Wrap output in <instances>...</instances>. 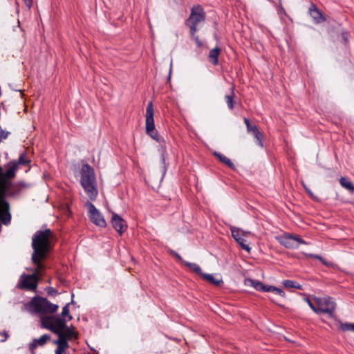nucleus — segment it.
<instances>
[{
	"instance_id": "obj_1",
	"label": "nucleus",
	"mask_w": 354,
	"mask_h": 354,
	"mask_svg": "<svg viewBox=\"0 0 354 354\" xmlns=\"http://www.w3.org/2000/svg\"><path fill=\"white\" fill-rule=\"evenodd\" d=\"M51 238L52 232L48 229L36 232L32 237L33 253L32 254V261L36 266V268L32 270V274H35V277L41 275V272L45 269L41 261L46 259L50 250Z\"/></svg>"
},
{
	"instance_id": "obj_2",
	"label": "nucleus",
	"mask_w": 354,
	"mask_h": 354,
	"mask_svg": "<svg viewBox=\"0 0 354 354\" xmlns=\"http://www.w3.org/2000/svg\"><path fill=\"white\" fill-rule=\"evenodd\" d=\"M80 184L90 200L95 201L98 194L97 181L94 169L88 164L82 166Z\"/></svg>"
},
{
	"instance_id": "obj_3",
	"label": "nucleus",
	"mask_w": 354,
	"mask_h": 354,
	"mask_svg": "<svg viewBox=\"0 0 354 354\" xmlns=\"http://www.w3.org/2000/svg\"><path fill=\"white\" fill-rule=\"evenodd\" d=\"M205 19V13L203 8L199 6H194L191 9V13L186 21V24L190 29L192 36H194L197 32V25L203 22Z\"/></svg>"
},
{
	"instance_id": "obj_4",
	"label": "nucleus",
	"mask_w": 354,
	"mask_h": 354,
	"mask_svg": "<svg viewBox=\"0 0 354 354\" xmlns=\"http://www.w3.org/2000/svg\"><path fill=\"white\" fill-rule=\"evenodd\" d=\"M145 125L147 133L157 142L164 141L156 130L153 119V107L152 102H149L146 109Z\"/></svg>"
},
{
	"instance_id": "obj_5",
	"label": "nucleus",
	"mask_w": 354,
	"mask_h": 354,
	"mask_svg": "<svg viewBox=\"0 0 354 354\" xmlns=\"http://www.w3.org/2000/svg\"><path fill=\"white\" fill-rule=\"evenodd\" d=\"M31 305L35 311L39 313H53L59 308L58 305L52 304L44 297L34 298L31 301Z\"/></svg>"
},
{
	"instance_id": "obj_6",
	"label": "nucleus",
	"mask_w": 354,
	"mask_h": 354,
	"mask_svg": "<svg viewBox=\"0 0 354 354\" xmlns=\"http://www.w3.org/2000/svg\"><path fill=\"white\" fill-rule=\"evenodd\" d=\"M315 302L317 304L316 313H326L328 314L330 317H332L336 304L333 299L330 297H325V298H315Z\"/></svg>"
},
{
	"instance_id": "obj_7",
	"label": "nucleus",
	"mask_w": 354,
	"mask_h": 354,
	"mask_svg": "<svg viewBox=\"0 0 354 354\" xmlns=\"http://www.w3.org/2000/svg\"><path fill=\"white\" fill-rule=\"evenodd\" d=\"M38 280L39 277H35V274H22L19 277L17 287L21 290L35 291Z\"/></svg>"
},
{
	"instance_id": "obj_8",
	"label": "nucleus",
	"mask_w": 354,
	"mask_h": 354,
	"mask_svg": "<svg viewBox=\"0 0 354 354\" xmlns=\"http://www.w3.org/2000/svg\"><path fill=\"white\" fill-rule=\"evenodd\" d=\"M276 239L281 245L288 248H298L299 244H307L306 242L300 237L288 233H285L277 236Z\"/></svg>"
},
{
	"instance_id": "obj_9",
	"label": "nucleus",
	"mask_w": 354,
	"mask_h": 354,
	"mask_svg": "<svg viewBox=\"0 0 354 354\" xmlns=\"http://www.w3.org/2000/svg\"><path fill=\"white\" fill-rule=\"evenodd\" d=\"M86 207H87L88 216L90 220L97 226L104 227L106 225V223L101 214V213L96 209L94 205L87 201L86 203Z\"/></svg>"
},
{
	"instance_id": "obj_10",
	"label": "nucleus",
	"mask_w": 354,
	"mask_h": 354,
	"mask_svg": "<svg viewBox=\"0 0 354 354\" xmlns=\"http://www.w3.org/2000/svg\"><path fill=\"white\" fill-rule=\"evenodd\" d=\"M231 232L232 237L235 239V241L241 245L242 249L246 250L250 252V248L248 245L245 244V237L249 234V232H244L242 230L232 227H231Z\"/></svg>"
},
{
	"instance_id": "obj_11",
	"label": "nucleus",
	"mask_w": 354,
	"mask_h": 354,
	"mask_svg": "<svg viewBox=\"0 0 354 354\" xmlns=\"http://www.w3.org/2000/svg\"><path fill=\"white\" fill-rule=\"evenodd\" d=\"M11 215L9 212V204L4 198H0V220L7 224L10 222Z\"/></svg>"
},
{
	"instance_id": "obj_12",
	"label": "nucleus",
	"mask_w": 354,
	"mask_h": 354,
	"mask_svg": "<svg viewBox=\"0 0 354 354\" xmlns=\"http://www.w3.org/2000/svg\"><path fill=\"white\" fill-rule=\"evenodd\" d=\"M111 224L113 227L120 234L127 229V225L125 221L116 214H113L112 216Z\"/></svg>"
},
{
	"instance_id": "obj_13",
	"label": "nucleus",
	"mask_w": 354,
	"mask_h": 354,
	"mask_svg": "<svg viewBox=\"0 0 354 354\" xmlns=\"http://www.w3.org/2000/svg\"><path fill=\"white\" fill-rule=\"evenodd\" d=\"M50 339V336L47 335V334H44L43 335H41L39 338L38 339H34L30 344H29V350L31 353V354H35V349L38 347V346H44L45 344H46V342L48 341H49Z\"/></svg>"
},
{
	"instance_id": "obj_14",
	"label": "nucleus",
	"mask_w": 354,
	"mask_h": 354,
	"mask_svg": "<svg viewBox=\"0 0 354 354\" xmlns=\"http://www.w3.org/2000/svg\"><path fill=\"white\" fill-rule=\"evenodd\" d=\"M308 12L315 24H320L326 20L323 13L313 3L310 5L308 9Z\"/></svg>"
},
{
	"instance_id": "obj_15",
	"label": "nucleus",
	"mask_w": 354,
	"mask_h": 354,
	"mask_svg": "<svg viewBox=\"0 0 354 354\" xmlns=\"http://www.w3.org/2000/svg\"><path fill=\"white\" fill-rule=\"evenodd\" d=\"M53 328L52 331L56 334L60 333L62 329H64L66 324V320L65 318H62L59 317H53Z\"/></svg>"
},
{
	"instance_id": "obj_16",
	"label": "nucleus",
	"mask_w": 354,
	"mask_h": 354,
	"mask_svg": "<svg viewBox=\"0 0 354 354\" xmlns=\"http://www.w3.org/2000/svg\"><path fill=\"white\" fill-rule=\"evenodd\" d=\"M54 344L57 346L55 353L62 354L64 351L68 348V344L64 339H58L54 341Z\"/></svg>"
},
{
	"instance_id": "obj_17",
	"label": "nucleus",
	"mask_w": 354,
	"mask_h": 354,
	"mask_svg": "<svg viewBox=\"0 0 354 354\" xmlns=\"http://www.w3.org/2000/svg\"><path fill=\"white\" fill-rule=\"evenodd\" d=\"M221 53V49L218 47H216L212 49L209 53V59L214 66L218 64V56Z\"/></svg>"
},
{
	"instance_id": "obj_18",
	"label": "nucleus",
	"mask_w": 354,
	"mask_h": 354,
	"mask_svg": "<svg viewBox=\"0 0 354 354\" xmlns=\"http://www.w3.org/2000/svg\"><path fill=\"white\" fill-rule=\"evenodd\" d=\"M57 335L58 339H64L67 342L68 339L73 337L74 332L73 329L68 327H65L64 329H62V330H61Z\"/></svg>"
},
{
	"instance_id": "obj_19",
	"label": "nucleus",
	"mask_w": 354,
	"mask_h": 354,
	"mask_svg": "<svg viewBox=\"0 0 354 354\" xmlns=\"http://www.w3.org/2000/svg\"><path fill=\"white\" fill-rule=\"evenodd\" d=\"M214 155L217 157L218 158V160L223 162V164L226 165L227 167H229L230 168L232 169H235V166L234 165V163L231 161L230 159H229L227 157H226L225 155L219 153V152H216L215 151L214 153Z\"/></svg>"
},
{
	"instance_id": "obj_20",
	"label": "nucleus",
	"mask_w": 354,
	"mask_h": 354,
	"mask_svg": "<svg viewBox=\"0 0 354 354\" xmlns=\"http://www.w3.org/2000/svg\"><path fill=\"white\" fill-rule=\"evenodd\" d=\"M339 183L342 187L348 190L351 193H354V185L347 178L341 177L339 179Z\"/></svg>"
},
{
	"instance_id": "obj_21",
	"label": "nucleus",
	"mask_w": 354,
	"mask_h": 354,
	"mask_svg": "<svg viewBox=\"0 0 354 354\" xmlns=\"http://www.w3.org/2000/svg\"><path fill=\"white\" fill-rule=\"evenodd\" d=\"M202 277L204 279L217 286H219L223 283L221 279H216L212 274H210L203 273L202 274Z\"/></svg>"
},
{
	"instance_id": "obj_22",
	"label": "nucleus",
	"mask_w": 354,
	"mask_h": 354,
	"mask_svg": "<svg viewBox=\"0 0 354 354\" xmlns=\"http://www.w3.org/2000/svg\"><path fill=\"white\" fill-rule=\"evenodd\" d=\"M53 317H42L41 318V324L44 328L50 330L53 328Z\"/></svg>"
},
{
	"instance_id": "obj_23",
	"label": "nucleus",
	"mask_w": 354,
	"mask_h": 354,
	"mask_svg": "<svg viewBox=\"0 0 354 354\" xmlns=\"http://www.w3.org/2000/svg\"><path fill=\"white\" fill-rule=\"evenodd\" d=\"M183 263L186 266H187L192 271H193L201 276H202V274H203L202 272L201 268H200V266L194 263H189L187 261H183Z\"/></svg>"
},
{
	"instance_id": "obj_24",
	"label": "nucleus",
	"mask_w": 354,
	"mask_h": 354,
	"mask_svg": "<svg viewBox=\"0 0 354 354\" xmlns=\"http://www.w3.org/2000/svg\"><path fill=\"white\" fill-rule=\"evenodd\" d=\"M250 282L257 290L261 292H268V286H265L263 283L260 281H255L253 280H250Z\"/></svg>"
},
{
	"instance_id": "obj_25",
	"label": "nucleus",
	"mask_w": 354,
	"mask_h": 354,
	"mask_svg": "<svg viewBox=\"0 0 354 354\" xmlns=\"http://www.w3.org/2000/svg\"><path fill=\"white\" fill-rule=\"evenodd\" d=\"M283 285L286 288H294L299 289V290L301 289V286L299 283H297L295 281H292V280H285V281H283Z\"/></svg>"
},
{
	"instance_id": "obj_26",
	"label": "nucleus",
	"mask_w": 354,
	"mask_h": 354,
	"mask_svg": "<svg viewBox=\"0 0 354 354\" xmlns=\"http://www.w3.org/2000/svg\"><path fill=\"white\" fill-rule=\"evenodd\" d=\"M268 292H272L277 295H279L281 297H285V292L282 289L278 288L277 287L269 286L267 288Z\"/></svg>"
},
{
	"instance_id": "obj_27",
	"label": "nucleus",
	"mask_w": 354,
	"mask_h": 354,
	"mask_svg": "<svg viewBox=\"0 0 354 354\" xmlns=\"http://www.w3.org/2000/svg\"><path fill=\"white\" fill-rule=\"evenodd\" d=\"M234 94L233 91H232L231 94L226 95L225 97L226 103L230 109H232L234 108Z\"/></svg>"
},
{
	"instance_id": "obj_28",
	"label": "nucleus",
	"mask_w": 354,
	"mask_h": 354,
	"mask_svg": "<svg viewBox=\"0 0 354 354\" xmlns=\"http://www.w3.org/2000/svg\"><path fill=\"white\" fill-rule=\"evenodd\" d=\"M254 136V138L257 139V143L259 146H260L261 147H263V134L259 131V129L257 131H256L254 133H252Z\"/></svg>"
},
{
	"instance_id": "obj_29",
	"label": "nucleus",
	"mask_w": 354,
	"mask_h": 354,
	"mask_svg": "<svg viewBox=\"0 0 354 354\" xmlns=\"http://www.w3.org/2000/svg\"><path fill=\"white\" fill-rule=\"evenodd\" d=\"M340 329L343 331H354V324L353 323H344L341 324Z\"/></svg>"
},
{
	"instance_id": "obj_30",
	"label": "nucleus",
	"mask_w": 354,
	"mask_h": 354,
	"mask_svg": "<svg viewBox=\"0 0 354 354\" xmlns=\"http://www.w3.org/2000/svg\"><path fill=\"white\" fill-rule=\"evenodd\" d=\"M69 303L66 304V306L63 308L62 315V318H64L65 317H67L68 320H71L72 319V316L69 314Z\"/></svg>"
},
{
	"instance_id": "obj_31",
	"label": "nucleus",
	"mask_w": 354,
	"mask_h": 354,
	"mask_svg": "<svg viewBox=\"0 0 354 354\" xmlns=\"http://www.w3.org/2000/svg\"><path fill=\"white\" fill-rule=\"evenodd\" d=\"M17 162V168L18 167V165H26L28 163V160L25 158V154H21L19 160L17 161H15Z\"/></svg>"
},
{
	"instance_id": "obj_32",
	"label": "nucleus",
	"mask_w": 354,
	"mask_h": 354,
	"mask_svg": "<svg viewBox=\"0 0 354 354\" xmlns=\"http://www.w3.org/2000/svg\"><path fill=\"white\" fill-rule=\"evenodd\" d=\"M305 301L308 303V304L309 305V306L310 307V308L315 312L316 313L317 310H316V308H317V304L316 303L315 304H313V301L311 300H310L309 299L306 298L305 299Z\"/></svg>"
},
{
	"instance_id": "obj_33",
	"label": "nucleus",
	"mask_w": 354,
	"mask_h": 354,
	"mask_svg": "<svg viewBox=\"0 0 354 354\" xmlns=\"http://www.w3.org/2000/svg\"><path fill=\"white\" fill-rule=\"evenodd\" d=\"M257 130L258 128L255 124H251L249 127L247 128L248 132H250L252 133H254Z\"/></svg>"
},
{
	"instance_id": "obj_34",
	"label": "nucleus",
	"mask_w": 354,
	"mask_h": 354,
	"mask_svg": "<svg viewBox=\"0 0 354 354\" xmlns=\"http://www.w3.org/2000/svg\"><path fill=\"white\" fill-rule=\"evenodd\" d=\"M192 38L194 39L196 44L198 47H201L203 46L202 41L199 39L198 37L194 35V36H192Z\"/></svg>"
},
{
	"instance_id": "obj_35",
	"label": "nucleus",
	"mask_w": 354,
	"mask_h": 354,
	"mask_svg": "<svg viewBox=\"0 0 354 354\" xmlns=\"http://www.w3.org/2000/svg\"><path fill=\"white\" fill-rule=\"evenodd\" d=\"M306 255L310 258L317 259L324 262L322 257L319 255L313 254H306Z\"/></svg>"
},
{
	"instance_id": "obj_36",
	"label": "nucleus",
	"mask_w": 354,
	"mask_h": 354,
	"mask_svg": "<svg viewBox=\"0 0 354 354\" xmlns=\"http://www.w3.org/2000/svg\"><path fill=\"white\" fill-rule=\"evenodd\" d=\"M1 336L3 337V338L0 339V342H4L8 339L9 335L7 332L3 331L2 333L0 332V337Z\"/></svg>"
},
{
	"instance_id": "obj_37",
	"label": "nucleus",
	"mask_w": 354,
	"mask_h": 354,
	"mask_svg": "<svg viewBox=\"0 0 354 354\" xmlns=\"http://www.w3.org/2000/svg\"><path fill=\"white\" fill-rule=\"evenodd\" d=\"M26 6L30 9L32 5V0H23Z\"/></svg>"
},
{
	"instance_id": "obj_38",
	"label": "nucleus",
	"mask_w": 354,
	"mask_h": 354,
	"mask_svg": "<svg viewBox=\"0 0 354 354\" xmlns=\"http://www.w3.org/2000/svg\"><path fill=\"white\" fill-rule=\"evenodd\" d=\"M172 254H173L174 257H176L178 260L181 261L183 263V261H183V259H182L181 257H180L178 254H177V253H176V252H172Z\"/></svg>"
},
{
	"instance_id": "obj_39",
	"label": "nucleus",
	"mask_w": 354,
	"mask_h": 354,
	"mask_svg": "<svg viewBox=\"0 0 354 354\" xmlns=\"http://www.w3.org/2000/svg\"><path fill=\"white\" fill-rule=\"evenodd\" d=\"M244 123L246 125L247 128L251 125L250 120L246 118H244Z\"/></svg>"
},
{
	"instance_id": "obj_40",
	"label": "nucleus",
	"mask_w": 354,
	"mask_h": 354,
	"mask_svg": "<svg viewBox=\"0 0 354 354\" xmlns=\"http://www.w3.org/2000/svg\"><path fill=\"white\" fill-rule=\"evenodd\" d=\"M306 191L308 192V193L310 195L311 197H313V193L311 192V191L307 188H306Z\"/></svg>"
}]
</instances>
